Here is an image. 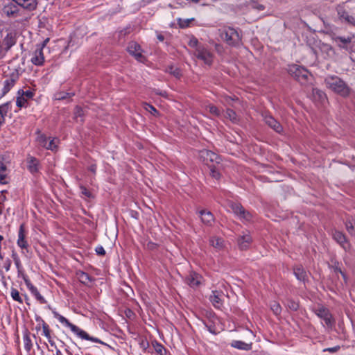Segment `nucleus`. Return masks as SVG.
I'll use <instances>...</instances> for the list:
<instances>
[{
	"label": "nucleus",
	"instance_id": "obj_26",
	"mask_svg": "<svg viewBox=\"0 0 355 355\" xmlns=\"http://www.w3.org/2000/svg\"><path fill=\"white\" fill-rule=\"evenodd\" d=\"M293 272L296 278L304 282L306 277V272L301 266H295L293 269Z\"/></svg>",
	"mask_w": 355,
	"mask_h": 355
},
{
	"label": "nucleus",
	"instance_id": "obj_8",
	"mask_svg": "<svg viewBox=\"0 0 355 355\" xmlns=\"http://www.w3.org/2000/svg\"><path fill=\"white\" fill-rule=\"evenodd\" d=\"M44 49V44L37 48L33 54L31 58V62L35 65H42L44 62V56L43 50Z\"/></svg>",
	"mask_w": 355,
	"mask_h": 355
},
{
	"label": "nucleus",
	"instance_id": "obj_32",
	"mask_svg": "<svg viewBox=\"0 0 355 355\" xmlns=\"http://www.w3.org/2000/svg\"><path fill=\"white\" fill-rule=\"evenodd\" d=\"M312 94L315 100L322 101L325 98L324 93L317 88L313 89Z\"/></svg>",
	"mask_w": 355,
	"mask_h": 355
},
{
	"label": "nucleus",
	"instance_id": "obj_14",
	"mask_svg": "<svg viewBox=\"0 0 355 355\" xmlns=\"http://www.w3.org/2000/svg\"><path fill=\"white\" fill-rule=\"evenodd\" d=\"M17 243L18 246L21 249H26L28 247V242L26 240V232L24 224H21L19 227Z\"/></svg>",
	"mask_w": 355,
	"mask_h": 355
},
{
	"label": "nucleus",
	"instance_id": "obj_12",
	"mask_svg": "<svg viewBox=\"0 0 355 355\" xmlns=\"http://www.w3.org/2000/svg\"><path fill=\"white\" fill-rule=\"evenodd\" d=\"M338 17L340 20L344 21L348 24L355 25V19L349 15L343 6H338L336 8Z\"/></svg>",
	"mask_w": 355,
	"mask_h": 355
},
{
	"label": "nucleus",
	"instance_id": "obj_56",
	"mask_svg": "<svg viewBox=\"0 0 355 355\" xmlns=\"http://www.w3.org/2000/svg\"><path fill=\"white\" fill-rule=\"evenodd\" d=\"M22 96H24L27 100L28 98H31L33 96V94L31 91H26L23 92Z\"/></svg>",
	"mask_w": 355,
	"mask_h": 355
},
{
	"label": "nucleus",
	"instance_id": "obj_19",
	"mask_svg": "<svg viewBox=\"0 0 355 355\" xmlns=\"http://www.w3.org/2000/svg\"><path fill=\"white\" fill-rule=\"evenodd\" d=\"M27 168L28 171L34 174L39 171V161L34 157L30 156L27 158Z\"/></svg>",
	"mask_w": 355,
	"mask_h": 355
},
{
	"label": "nucleus",
	"instance_id": "obj_25",
	"mask_svg": "<svg viewBox=\"0 0 355 355\" xmlns=\"http://www.w3.org/2000/svg\"><path fill=\"white\" fill-rule=\"evenodd\" d=\"M17 76H11L7 78L3 83V94L8 93L14 86Z\"/></svg>",
	"mask_w": 355,
	"mask_h": 355
},
{
	"label": "nucleus",
	"instance_id": "obj_40",
	"mask_svg": "<svg viewBox=\"0 0 355 355\" xmlns=\"http://www.w3.org/2000/svg\"><path fill=\"white\" fill-rule=\"evenodd\" d=\"M144 108L145 110H146L147 112H150V114H152L153 115H156L158 112L157 111V110L151 105L148 104V103H144Z\"/></svg>",
	"mask_w": 355,
	"mask_h": 355
},
{
	"label": "nucleus",
	"instance_id": "obj_2",
	"mask_svg": "<svg viewBox=\"0 0 355 355\" xmlns=\"http://www.w3.org/2000/svg\"><path fill=\"white\" fill-rule=\"evenodd\" d=\"M219 33L221 40L228 45L236 46L240 44L241 37L236 29L225 26L220 29Z\"/></svg>",
	"mask_w": 355,
	"mask_h": 355
},
{
	"label": "nucleus",
	"instance_id": "obj_4",
	"mask_svg": "<svg viewBox=\"0 0 355 355\" xmlns=\"http://www.w3.org/2000/svg\"><path fill=\"white\" fill-rule=\"evenodd\" d=\"M230 207L233 212L237 215L240 219L245 221H250L252 218V215L250 212L246 211L240 204L231 203Z\"/></svg>",
	"mask_w": 355,
	"mask_h": 355
},
{
	"label": "nucleus",
	"instance_id": "obj_5",
	"mask_svg": "<svg viewBox=\"0 0 355 355\" xmlns=\"http://www.w3.org/2000/svg\"><path fill=\"white\" fill-rule=\"evenodd\" d=\"M199 157L207 165L209 162L219 164L221 160L220 157L215 153L205 149L199 152Z\"/></svg>",
	"mask_w": 355,
	"mask_h": 355
},
{
	"label": "nucleus",
	"instance_id": "obj_58",
	"mask_svg": "<svg viewBox=\"0 0 355 355\" xmlns=\"http://www.w3.org/2000/svg\"><path fill=\"white\" fill-rule=\"evenodd\" d=\"M89 170L93 173L94 174L96 173V164H92L91 166H89Z\"/></svg>",
	"mask_w": 355,
	"mask_h": 355
},
{
	"label": "nucleus",
	"instance_id": "obj_15",
	"mask_svg": "<svg viewBox=\"0 0 355 355\" xmlns=\"http://www.w3.org/2000/svg\"><path fill=\"white\" fill-rule=\"evenodd\" d=\"M23 8L29 11L34 10L37 6V0H12Z\"/></svg>",
	"mask_w": 355,
	"mask_h": 355
},
{
	"label": "nucleus",
	"instance_id": "obj_37",
	"mask_svg": "<svg viewBox=\"0 0 355 355\" xmlns=\"http://www.w3.org/2000/svg\"><path fill=\"white\" fill-rule=\"evenodd\" d=\"M206 109L209 112L216 116H219L220 115V110L214 105H209L206 107Z\"/></svg>",
	"mask_w": 355,
	"mask_h": 355
},
{
	"label": "nucleus",
	"instance_id": "obj_6",
	"mask_svg": "<svg viewBox=\"0 0 355 355\" xmlns=\"http://www.w3.org/2000/svg\"><path fill=\"white\" fill-rule=\"evenodd\" d=\"M195 55L198 59L202 60L207 64L210 65L212 63V53L203 46L197 48Z\"/></svg>",
	"mask_w": 355,
	"mask_h": 355
},
{
	"label": "nucleus",
	"instance_id": "obj_61",
	"mask_svg": "<svg viewBox=\"0 0 355 355\" xmlns=\"http://www.w3.org/2000/svg\"><path fill=\"white\" fill-rule=\"evenodd\" d=\"M256 8L259 10H263L265 7L263 5H261V4H258L257 6H256Z\"/></svg>",
	"mask_w": 355,
	"mask_h": 355
},
{
	"label": "nucleus",
	"instance_id": "obj_62",
	"mask_svg": "<svg viewBox=\"0 0 355 355\" xmlns=\"http://www.w3.org/2000/svg\"><path fill=\"white\" fill-rule=\"evenodd\" d=\"M3 209H4V204L0 202V215L2 214Z\"/></svg>",
	"mask_w": 355,
	"mask_h": 355
},
{
	"label": "nucleus",
	"instance_id": "obj_53",
	"mask_svg": "<svg viewBox=\"0 0 355 355\" xmlns=\"http://www.w3.org/2000/svg\"><path fill=\"white\" fill-rule=\"evenodd\" d=\"M96 252L97 254L101 256H104L105 254V250H104L103 247L101 245H98L95 249Z\"/></svg>",
	"mask_w": 355,
	"mask_h": 355
},
{
	"label": "nucleus",
	"instance_id": "obj_28",
	"mask_svg": "<svg viewBox=\"0 0 355 355\" xmlns=\"http://www.w3.org/2000/svg\"><path fill=\"white\" fill-rule=\"evenodd\" d=\"M8 175V170L6 166L2 161H0V183L6 184V179Z\"/></svg>",
	"mask_w": 355,
	"mask_h": 355
},
{
	"label": "nucleus",
	"instance_id": "obj_41",
	"mask_svg": "<svg viewBox=\"0 0 355 355\" xmlns=\"http://www.w3.org/2000/svg\"><path fill=\"white\" fill-rule=\"evenodd\" d=\"M210 175L212 178L218 180L220 177V173L214 166H210Z\"/></svg>",
	"mask_w": 355,
	"mask_h": 355
},
{
	"label": "nucleus",
	"instance_id": "obj_50",
	"mask_svg": "<svg viewBox=\"0 0 355 355\" xmlns=\"http://www.w3.org/2000/svg\"><path fill=\"white\" fill-rule=\"evenodd\" d=\"M69 93L60 92V93L56 94L55 98L57 100H63V99L67 98V96H69Z\"/></svg>",
	"mask_w": 355,
	"mask_h": 355
},
{
	"label": "nucleus",
	"instance_id": "obj_63",
	"mask_svg": "<svg viewBox=\"0 0 355 355\" xmlns=\"http://www.w3.org/2000/svg\"><path fill=\"white\" fill-rule=\"evenodd\" d=\"M42 333H44V334L49 333V329H48L47 327H46L45 325L43 326Z\"/></svg>",
	"mask_w": 355,
	"mask_h": 355
},
{
	"label": "nucleus",
	"instance_id": "obj_9",
	"mask_svg": "<svg viewBox=\"0 0 355 355\" xmlns=\"http://www.w3.org/2000/svg\"><path fill=\"white\" fill-rule=\"evenodd\" d=\"M252 241V239L248 232L240 235L237 240L239 248L241 250H247L250 247Z\"/></svg>",
	"mask_w": 355,
	"mask_h": 355
},
{
	"label": "nucleus",
	"instance_id": "obj_30",
	"mask_svg": "<svg viewBox=\"0 0 355 355\" xmlns=\"http://www.w3.org/2000/svg\"><path fill=\"white\" fill-rule=\"evenodd\" d=\"M10 109V103H6L0 106V125L4 123L5 116Z\"/></svg>",
	"mask_w": 355,
	"mask_h": 355
},
{
	"label": "nucleus",
	"instance_id": "obj_52",
	"mask_svg": "<svg viewBox=\"0 0 355 355\" xmlns=\"http://www.w3.org/2000/svg\"><path fill=\"white\" fill-rule=\"evenodd\" d=\"M155 351L160 355H163V352H166L164 347L162 345H159V344H157L156 346L155 347Z\"/></svg>",
	"mask_w": 355,
	"mask_h": 355
},
{
	"label": "nucleus",
	"instance_id": "obj_24",
	"mask_svg": "<svg viewBox=\"0 0 355 355\" xmlns=\"http://www.w3.org/2000/svg\"><path fill=\"white\" fill-rule=\"evenodd\" d=\"M209 243L214 248L220 250L224 248V241L222 238L213 236L209 239Z\"/></svg>",
	"mask_w": 355,
	"mask_h": 355
},
{
	"label": "nucleus",
	"instance_id": "obj_64",
	"mask_svg": "<svg viewBox=\"0 0 355 355\" xmlns=\"http://www.w3.org/2000/svg\"><path fill=\"white\" fill-rule=\"evenodd\" d=\"M133 314V313L130 311V310H128V311L126 312V315L128 317H130Z\"/></svg>",
	"mask_w": 355,
	"mask_h": 355
},
{
	"label": "nucleus",
	"instance_id": "obj_29",
	"mask_svg": "<svg viewBox=\"0 0 355 355\" xmlns=\"http://www.w3.org/2000/svg\"><path fill=\"white\" fill-rule=\"evenodd\" d=\"M77 335L81 340H91V341H93L95 343H98L102 345H104L111 347L109 344L104 343L103 341L101 340L100 339H98L97 338L91 336L89 334H77Z\"/></svg>",
	"mask_w": 355,
	"mask_h": 355
},
{
	"label": "nucleus",
	"instance_id": "obj_59",
	"mask_svg": "<svg viewBox=\"0 0 355 355\" xmlns=\"http://www.w3.org/2000/svg\"><path fill=\"white\" fill-rule=\"evenodd\" d=\"M141 347L145 349L146 347L148 346V343L146 340H142L141 343Z\"/></svg>",
	"mask_w": 355,
	"mask_h": 355
},
{
	"label": "nucleus",
	"instance_id": "obj_21",
	"mask_svg": "<svg viewBox=\"0 0 355 355\" xmlns=\"http://www.w3.org/2000/svg\"><path fill=\"white\" fill-rule=\"evenodd\" d=\"M32 337L31 336V334H24L23 340H24V348L27 352H30L31 349L33 347V339L35 340V335L32 334Z\"/></svg>",
	"mask_w": 355,
	"mask_h": 355
},
{
	"label": "nucleus",
	"instance_id": "obj_44",
	"mask_svg": "<svg viewBox=\"0 0 355 355\" xmlns=\"http://www.w3.org/2000/svg\"><path fill=\"white\" fill-rule=\"evenodd\" d=\"M321 49L322 51L326 52L329 56H331L334 53L331 46L328 44H322Z\"/></svg>",
	"mask_w": 355,
	"mask_h": 355
},
{
	"label": "nucleus",
	"instance_id": "obj_13",
	"mask_svg": "<svg viewBox=\"0 0 355 355\" xmlns=\"http://www.w3.org/2000/svg\"><path fill=\"white\" fill-rule=\"evenodd\" d=\"M202 279V277L201 275L196 272H191L187 277L186 282L189 286L196 288L201 284Z\"/></svg>",
	"mask_w": 355,
	"mask_h": 355
},
{
	"label": "nucleus",
	"instance_id": "obj_36",
	"mask_svg": "<svg viewBox=\"0 0 355 355\" xmlns=\"http://www.w3.org/2000/svg\"><path fill=\"white\" fill-rule=\"evenodd\" d=\"M10 295H11L12 298L14 300H15L19 303L23 302V300L21 297L19 291L16 288H11Z\"/></svg>",
	"mask_w": 355,
	"mask_h": 355
},
{
	"label": "nucleus",
	"instance_id": "obj_47",
	"mask_svg": "<svg viewBox=\"0 0 355 355\" xmlns=\"http://www.w3.org/2000/svg\"><path fill=\"white\" fill-rule=\"evenodd\" d=\"M26 101H27L26 98L24 96H19L17 98L16 103L19 107H22L26 105Z\"/></svg>",
	"mask_w": 355,
	"mask_h": 355
},
{
	"label": "nucleus",
	"instance_id": "obj_55",
	"mask_svg": "<svg viewBox=\"0 0 355 355\" xmlns=\"http://www.w3.org/2000/svg\"><path fill=\"white\" fill-rule=\"evenodd\" d=\"M10 266H11V261L9 259H7L4 261L3 268H5V270L6 271H8L10 268Z\"/></svg>",
	"mask_w": 355,
	"mask_h": 355
},
{
	"label": "nucleus",
	"instance_id": "obj_34",
	"mask_svg": "<svg viewBox=\"0 0 355 355\" xmlns=\"http://www.w3.org/2000/svg\"><path fill=\"white\" fill-rule=\"evenodd\" d=\"M225 117L229 119L233 123H236L238 121L236 114L232 110L227 109L226 110Z\"/></svg>",
	"mask_w": 355,
	"mask_h": 355
},
{
	"label": "nucleus",
	"instance_id": "obj_10",
	"mask_svg": "<svg viewBox=\"0 0 355 355\" xmlns=\"http://www.w3.org/2000/svg\"><path fill=\"white\" fill-rule=\"evenodd\" d=\"M315 313L319 318L324 321L327 325L331 324L332 316L327 309L320 306L315 309Z\"/></svg>",
	"mask_w": 355,
	"mask_h": 355
},
{
	"label": "nucleus",
	"instance_id": "obj_17",
	"mask_svg": "<svg viewBox=\"0 0 355 355\" xmlns=\"http://www.w3.org/2000/svg\"><path fill=\"white\" fill-rule=\"evenodd\" d=\"M26 285L27 286L28 288L31 291V293L35 296L36 300L40 303V304H46V300L40 295L38 290L36 287H35L28 279H24Z\"/></svg>",
	"mask_w": 355,
	"mask_h": 355
},
{
	"label": "nucleus",
	"instance_id": "obj_20",
	"mask_svg": "<svg viewBox=\"0 0 355 355\" xmlns=\"http://www.w3.org/2000/svg\"><path fill=\"white\" fill-rule=\"evenodd\" d=\"M199 214L200 215L201 220L202 222L207 225H211V223L214 221V216L213 214L206 210H201L199 211Z\"/></svg>",
	"mask_w": 355,
	"mask_h": 355
},
{
	"label": "nucleus",
	"instance_id": "obj_49",
	"mask_svg": "<svg viewBox=\"0 0 355 355\" xmlns=\"http://www.w3.org/2000/svg\"><path fill=\"white\" fill-rule=\"evenodd\" d=\"M336 41H339L343 44H348L350 43L352 41L351 37H337L336 38Z\"/></svg>",
	"mask_w": 355,
	"mask_h": 355
},
{
	"label": "nucleus",
	"instance_id": "obj_38",
	"mask_svg": "<svg viewBox=\"0 0 355 355\" xmlns=\"http://www.w3.org/2000/svg\"><path fill=\"white\" fill-rule=\"evenodd\" d=\"M12 257L13 258L15 264L17 268L18 272H19V274H20L21 272H22V270H23L20 259L18 257V256L17 255V254H15L14 252L12 253Z\"/></svg>",
	"mask_w": 355,
	"mask_h": 355
},
{
	"label": "nucleus",
	"instance_id": "obj_27",
	"mask_svg": "<svg viewBox=\"0 0 355 355\" xmlns=\"http://www.w3.org/2000/svg\"><path fill=\"white\" fill-rule=\"evenodd\" d=\"M333 237L335 241L340 243L344 248H346V239L344 234L339 231H335L333 234Z\"/></svg>",
	"mask_w": 355,
	"mask_h": 355
},
{
	"label": "nucleus",
	"instance_id": "obj_35",
	"mask_svg": "<svg viewBox=\"0 0 355 355\" xmlns=\"http://www.w3.org/2000/svg\"><path fill=\"white\" fill-rule=\"evenodd\" d=\"M270 309L276 315H278L281 313L282 307L280 304L275 301L270 304Z\"/></svg>",
	"mask_w": 355,
	"mask_h": 355
},
{
	"label": "nucleus",
	"instance_id": "obj_16",
	"mask_svg": "<svg viewBox=\"0 0 355 355\" xmlns=\"http://www.w3.org/2000/svg\"><path fill=\"white\" fill-rule=\"evenodd\" d=\"M264 121L269 127L277 132L279 133L283 130L282 125L270 115H266L264 116Z\"/></svg>",
	"mask_w": 355,
	"mask_h": 355
},
{
	"label": "nucleus",
	"instance_id": "obj_22",
	"mask_svg": "<svg viewBox=\"0 0 355 355\" xmlns=\"http://www.w3.org/2000/svg\"><path fill=\"white\" fill-rule=\"evenodd\" d=\"M77 278L80 283L86 286H89L92 282L90 276L87 273L83 271L77 272Z\"/></svg>",
	"mask_w": 355,
	"mask_h": 355
},
{
	"label": "nucleus",
	"instance_id": "obj_39",
	"mask_svg": "<svg viewBox=\"0 0 355 355\" xmlns=\"http://www.w3.org/2000/svg\"><path fill=\"white\" fill-rule=\"evenodd\" d=\"M193 20H194L193 18L187 19H182L180 18V19H178V24H179L180 27H181L182 28H187L190 25V23Z\"/></svg>",
	"mask_w": 355,
	"mask_h": 355
},
{
	"label": "nucleus",
	"instance_id": "obj_3",
	"mask_svg": "<svg viewBox=\"0 0 355 355\" xmlns=\"http://www.w3.org/2000/svg\"><path fill=\"white\" fill-rule=\"evenodd\" d=\"M288 72L301 84H306L311 77V74L306 69L297 64L290 65L288 69Z\"/></svg>",
	"mask_w": 355,
	"mask_h": 355
},
{
	"label": "nucleus",
	"instance_id": "obj_42",
	"mask_svg": "<svg viewBox=\"0 0 355 355\" xmlns=\"http://www.w3.org/2000/svg\"><path fill=\"white\" fill-rule=\"evenodd\" d=\"M83 115V109L79 107V106H76L75 107V110H74V117L76 120H78V119L80 117V121H83L82 119V116Z\"/></svg>",
	"mask_w": 355,
	"mask_h": 355
},
{
	"label": "nucleus",
	"instance_id": "obj_18",
	"mask_svg": "<svg viewBox=\"0 0 355 355\" xmlns=\"http://www.w3.org/2000/svg\"><path fill=\"white\" fill-rule=\"evenodd\" d=\"M54 315L60 322L61 324H62L65 327H69L71 331L76 333H85L83 331H79V329L76 326L70 323L67 319H66L64 317L60 315L59 313L55 312Z\"/></svg>",
	"mask_w": 355,
	"mask_h": 355
},
{
	"label": "nucleus",
	"instance_id": "obj_46",
	"mask_svg": "<svg viewBox=\"0 0 355 355\" xmlns=\"http://www.w3.org/2000/svg\"><path fill=\"white\" fill-rule=\"evenodd\" d=\"M188 45L190 46V47H192V48H196V50L197 49L198 47H200V46L198 45V40L194 37H192L190 38L189 42H188Z\"/></svg>",
	"mask_w": 355,
	"mask_h": 355
},
{
	"label": "nucleus",
	"instance_id": "obj_48",
	"mask_svg": "<svg viewBox=\"0 0 355 355\" xmlns=\"http://www.w3.org/2000/svg\"><path fill=\"white\" fill-rule=\"evenodd\" d=\"M45 148L46 149H49L51 150H55L56 148V145L55 144V139H53L49 141H47V144H46Z\"/></svg>",
	"mask_w": 355,
	"mask_h": 355
},
{
	"label": "nucleus",
	"instance_id": "obj_45",
	"mask_svg": "<svg viewBox=\"0 0 355 355\" xmlns=\"http://www.w3.org/2000/svg\"><path fill=\"white\" fill-rule=\"evenodd\" d=\"M37 141L43 147H45L46 144H47V138L44 135H39Z\"/></svg>",
	"mask_w": 355,
	"mask_h": 355
},
{
	"label": "nucleus",
	"instance_id": "obj_1",
	"mask_svg": "<svg viewBox=\"0 0 355 355\" xmlns=\"http://www.w3.org/2000/svg\"><path fill=\"white\" fill-rule=\"evenodd\" d=\"M324 83L327 88L343 97H347L350 94L351 89L349 86L338 76H328L325 78Z\"/></svg>",
	"mask_w": 355,
	"mask_h": 355
},
{
	"label": "nucleus",
	"instance_id": "obj_31",
	"mask_svg": "<svg viewBox=\"0 0 355 355\" xmlns=\"http://www.w3.org/2000/svg\"><path fill=\"white\" fill-rule=\"evenodd\" d=\"M345 225L347 232L352 236H355V221L353 220H347Z\"/></svg>",
	"mask_w": 355,
	"mask_h": 355
},
{
	"label": "nucleus",
	"instance_id": "obj_54",
	"mask_svg": "<svg viewBox=\"0 0 355 355\" xmlns=\"http://www.w3.org/2000/svg\"><path fill=\"white\" fill-rule=\"evenodd\" d=\"M7 193L6 190H3L0 192V202L3 203L6 201L7 198L5 193Z\"/></svg>",
	"mask_w": 355,
	"mask_h": 355
},
{
	"label": "nucleus",
	"instance_id": "obj_51",
	"mask_svg": "<svg viewBox=\"0 0 355 355\" xmlns=\"http://www.w3.org/2000/svg\"><path fill=\"white\" fill-rule=\"evenodd\" d=\"M80 189L81 190V193L87 198H90L92 196L91 193L84 186H80Z\"/></svg>",
	"mask_w": 355,
	"mask_h": 355
},
{
	"label": "nucleus",
	"instance_id": "obj_7",
	"mask_svg": "<svg viewBox=\"0 0 355 355\" xmlns=\"http://www.w3.org/2000/svg\"><path fill=\"white\" fill-rule=\"evenodd\" d=\"M128 51L138 61L144 62V56L141 53V46L135 42H131L128 46Z\"/></svg>",
	"mask_w": 355,
	"mask_h": 355
},
{
	"label": "nucleus",
	"instance_id": "obj_33",
	"mask_svg": "<svg viewBox=\"0 0 355 355\" xmlns=\"http://www.w3.org/2000/svg\"><path fill=\"white\" fill-rule=\"evenodd\" d=\"M166 71L174 76L175 78H180L181 76L180 70L174 66L168 67Z\"/></svg>",
	"mask_w": 355,
	"mask_h": 355
},
{
	"label": "nucleus",
	"instance_id": "obj_23",
	"mask_svg": "<svg viewBox=\"0 0 355 355\" xmlns=\"http://www.w3.org/2000/svg\"><path fill=\"white\" fill-rule=\"evenodd\" d=\"M231 346L242 350H250L252 348V343H246L241 340H234L231 343Z\"/></svg>",
	"mask_w": 355,
	"mask_h": 355
},
{
	"label": "nucleus",
	"instance_id": "obj_57",
	"mask_svg": "<svg viewBox=\"0 0 355 355\" xmlns=\"http://www.w3.org/2000/svg\"><path fill=\"white\" fill-rule=\"evenodd\" d=\"M339 348H340L339 346H336V347H334L326 348V349H323V352H329L334 353V352H337Z\"/></svg>",
	"mask_w": 355,
	"mask_h": 355
},
{
	"label": "nucleus",
	"instance_id": "obj_11",
	"mask_svg": "<svg viewBox=\"0 0 355 355\" xmlns=\"http://www.w3.org/2000/svg\"><path fill=\"white\" fill-rule=\"evenodd\" d=\"M223 293L220 291H213L209 296V300L216 308H220L223 306Z\"/></svg>",
	"mask_w": 355,
	"mask_h": 355
},
{
	"label": "nucleus",
	"instance_id": "obj_43",
	"mask_svg": "<svg viewBox=\"0 0 355 355\" xmlns=\"http://www.w3.org/2000/svg\"><path fill=\"white\" fill-rule=\"evenodd\" d=\"M287 306L292 311H297L299 308V305L293 300H288Z\"/></svg>",
	"mask_w": 355,
	"mask_h": 355
},
{
	"label": "nucleus",
	"instance_id": "obj_60",
	"mask_svg": "<svg viewBox=\"0 0 355 355\" xmlns=\"http://www.w3.org/2000/svg\"><path fill=\"white\" fill-rule=\"evenodd\" d=\"M4 11L7 13L8 15H12L15 12V11L9 10L8 7H5Z\"/></svg>",
	"mask_w": 355,
	"mask_h": 355
}]
</instances>
